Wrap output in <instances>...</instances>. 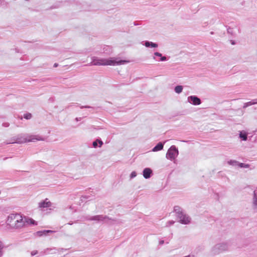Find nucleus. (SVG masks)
I'll return each mask as SVG.
<instances>
[{
	"label": "nucleus",
	"mask_w": 257,
	"mask_h": 257,
	"mask_svg": "<svg viewBox=\"0 0 257 257\" xmlns=\"http://www.w3.org/2000/svg\"><path fill=\"white\" fill-rule=\"evenodd\" d=\"M164 144L161 142L159 143L153 149V152H157L163 150Z\"/></svg>",
	"instance_id": "obj_12"
},
{
	"label": "nucleus",
	"mask_w": 257,
	"mask_h": 257,
	"mask_svg": "<svg viewBox=\"0 0 257 257\" xmlns=\"http://www.w3.org/2000/svg\"><path fill=\"white\" fill-rule=\"evenodd\" d=\"M256 132H257V130H256Z\"/></svg>",
	"instance_id": "obj_41"
},
{
	"label": "nucleus",
	"mask_w": 257,
	"mask_h": 257,
	"mask_svg": "<svg viewBox=\"0 0 257 257\" xmlns=\"http://www.w3.org/2000/svg\"><path fill=\"white\" fill-rule=\"evenodd\" d=\"M167 60V57H165V56H162L160 57V61H166Z\"/></svg>",
	"instance_id": "obj_28"
},
{
	"label": "nucleus",
	"mask_w": 257,
	"mask_h": 257,
	"mask_svg": "<svg viewBox=\"0 0 257 257\" xmlns=\"http://www.w3.org/2000/svg\"><path fill=\"white\" fill-rule=\"evenodd\" d=\"M154 55H155V56H158V57H162V54H161V53H159V52H155V53H154Z\"/></svg>",
	"instance_id": "obj_31"
},
{
	"label": "nucleus",
	"mask_w": 257,
	"mask_h": 257,
	"mask_svg": "<svg viewBox=\"0 0 257 257\" xmlns=\"http://www.w3.org/2000/svg\"><path fill=\"white\" fill-rule=\"evenodd\" d=\"M177 218L179 219V222L184 224H188L191 221L190 217L185 213L179 216Z\"/></svg>",
	"instance_id": "obj_7"
},
{
	"label": "nucleus",
	"mask_w": 257,
	"mask_h": 257,
	"mask_svg": "<svg viewBox=\"0 0 257 257\" xmlns=\"http://www.w3.org/2000/svg\"><path fill=\"white\" fill-rule=\"evenodd\" d=\"M187 101L194 105H198L201 104V99L195 95L189 96L187 98Z\"/></svg>",
	"instance_id": "obj_6"
},
{
	"label": "nucleus",
	"mask_w": 257,
	"mask_h": 257,
	"mask_svg": "<svg viewBox=\"0 0 257 257\" xmlns=\"http://www.w3.org/2000/svg\"><path fill=\"white\" fill-rule=\"evenodd\" d=\"M145 46L146 47H152V48H156L158 47V44L152 42L150 41H146L145 43Z\"/></svg>",
	"instance_id": "obj_15"
},
{
	"label": "nucleus",
	"mask_w": 257,
	"mask_h": 257,
	"mask_svg": "<svg viewBox=\"0 0 257 257\" xmlns=\"http://www.w3.org/2000/svg\"><path fill=\"white\" fill-rule=\"evenodd\" d=\"M238 166L240 168H248L249 167V165L238 162Z\"/></svg>",
	"instance_id": "obj_19"
},
{
	"label": "nucleus",
	"mask_w": 257,
	"mask_h": 257,
	"mask_svg": "<svg viewBox=\"0 0 257 257\" xmlns=\"http://www.w3.org/2000/svg\"><path fill=\"white\" fill-rule=\"evenodd\" d=\"M24 226L27 224L37 225V222L33 219L24 216Z\"/></svg>",
	"instance_id": "obj_9"
},
{
	"label": "nucleus",
	"mask_w": 257,
	"mask_h": 257,
	"mask_svg": "<svg viewBox=\"0 0 257 257\" xmlns=\"http://www.w3.org/2000/svg\"><path fill=\"white\" fill-rule=\"evenodd\" d=\"M137 176V173L135 171H133L131 173L130 177L131 179L135 178Z\"/></svg>",
	"instance_id": "obj_25"
},
{
	"label": "nucleus",
	"mask_w": 257,
	"mask_h": 257,
	"mask_svg": "<svg viewBox=\"0 0 257 257\" xmlns=\"http://www.w3.org/2000/svg\"><path fill=\"white\" fill-rule=\"evenodd\" d=\"M227 31H228V33H231V32H230V31H229V29H228V30H227Z\"/></svg>",
	"instance_id": "obj_38"
},
{
	"label": "nucleus",
	"mask_w": 257,
	"mask_h": 257,
	"mask_svg": "<svg viewBox=\"0 0 257 257\" xmlns=\"http://www.w3.org/2000/svg\"><path fill=\"white\" fill-rule=\"evenodd\" d=\"M231 44H233V45H234L235 43H234V42H233V41H232V42H231Z\"/></svg>",
	"instance_id": "obj_39"
},
{
	"label": "nucleus",
	"mask_w": 257,
	"mask_h": 257,
	"mask_svg": "<svg viewBox=\"0 0 257 257\" xmlns=\"http://www.w3.org/2000/svg\"><path fill=\"white\" fill-rule=\"evenodd\" d=\"M92 62L90 65H120L127 63L125 60H117V59L110 58L109 59H99L96 57L91 58Z\"/></svg>",
	"instance_id": "obj_1"
},
{
	"label": "nucleus",
	"mask_w": 257,
	"mask_h": 257,
	"mask_svg": "<svg viewBox=\"0 0 257 257\" xmlns=\"http://www.w3.org/2000/svg\"><path fill=\"white\" fill-rule=\"evenodd\" d=\"M251 105H252V104H251V101H250L244 103V104H243V108H246L248 106H251Z\"/></svg>",
	"instance_id": "obj_23"
},
{
	"label": "nucleus",
	"mask_w": 257,
	"mask_h": 257,
	"mask_svg": "<svg viewBox=\"0 0 257 257\" xmlns=\"http://www.w3.org/2000/svg\"><path fill=\"white\" fill-rule=\"evenodd\" d=\"M38 253V251L37 250H33L31 252V254L32 256H34L35 255H36V254H37Z\"/></svg>",
	"instance_id": "obj_32"
},
{
	"label": "nucleus",
	"mask_w": 257,
	"mask_h": 257,
	"mask_svg": "<svg viewBox=\"0 0 257 257\" xmlns=\"http://www.w3.org/2000/svg\"><path fill=\"white\" fill-rule=\"evenodd\" d=\"M80 107L81 108H91V107L89 106H80Z\"/></svg>",
	"instance_id": "obj_33"
},
{
	"label": "nucleus",
	"mask_w": 257,
	"mask_h": 257,
	"mask_svg": "<svg viewBox=\"0 0 257 257\" xmlns=\"http://www.w3.org/2000/svg\"><path fill=\"white\" fill-rule=\"evenodd\" d=\"M164 241L163 240H160V241H159V244H160V245H162V244H164Z\"/></svg>",
	"instance_id": "obj_34"
},
{
	"label": "nucleus",
	"mask_w": 257,
	"mask_h": 257,
	"mask_svg": "<svg viewBox=\"0 0 257 257\" xmlns=\"http://www.w3.org/2000/svg\"><path fill=\"white\" fill-rule=\"evenodd\" d=\"M239 138L243 141H246L247 139V134L245 132H240L239 133Z\"/></svg>",
	"instance_id": "obj_16"
},
{
	"label": "nucleus",
	"mask_w": 257,
	"mask_h": 257,
	"mask_svg": "<svg viewBox=\"0 0 257 257\" xmlns=\"http://www.w3.org/2000/svg\"><path fill=\"white\" fill-rule=\"evenodd\" d=\"M4 247V245L3 243L0 241V257L2 256L3 252V249Z\"/></svg>",
	"instance_id": "obj_22"
},
{
	"label": "nucleus",
	"mask_w": 257,
	"mask_h": 257,
	"mask_svg": "<svg viewBox=\"0 0 257 257\" xmlns=\"http://www.w3.org/2000/svg\"><path fill=\"white\" fill-rule=\"evenodd\" d=\"M98 143L99 144L98 147L100 148L102 146V145L103 144V142L101 140H98Z\"/></svg>",
	"instance_id": "obj_29"
},
{
	"label": "nucleus",
	"mask_w": 257,
	"mask_h": 257,
	"mask_svg": "<svg viewBox=\"0 0 257 257\" xmlns=\"http://www.w3.org/2000/svg\"><path fill=\"white\" fill-rule=\"evenodd\" d=\"M229 246V243L228 241H224L217 243L212 247L210 250V253L212 255L218 254L227 250Z\"/></svg>",
	"instance_id": "obj_4"
},
{
	"label": "nucleus",
	"mask_w": 257,
	"mask_h": 257,
	"mask_svg": "<svg viewBox=\"0 0 257 257\" xmlns=\"http://www.w3.org/2000/svg\"><path fill=\"white\" fill-rule=\"evenodd\" d=\"M152 174V171L150 168H149L144 169L143 172V176L145 179L150 178Z\"/></svg>",
	"instance_id": "obj_10"
},
{
	"label": "nucleus",
	"mask_w": 257,
	"mask_h": 257,
	"mask_svg": "<svg viewBox=\"0 0 257 257\" xmlns=\"http://www.w3.org/2000/svg\"><path fill=\"white\" fill-rule=\"evenodd\" d=\"M24 117L26 119H30L32 118V114L30 113H27L24 114Z\"/></svg>",
	"instance_id": "obj_21"
},
{
	"label": "nucleus",
	"mask_w": 257,
	"mask_h": 257,
	"mask_svg": "<svg viewBox=\"0 0 257 257\" xmlns=\"http://www.w3.org/2000/svg\"><path fill=\"white\" fill-rule=\"evenodd\" d=\"M44 138L39 135H30L28 134H21L14 137L12 142L7 144H22L27 142H35L38 141H44Z\"/></svg>",
	"instance_id": "obj_2"
},
{
	"label": "nucleus",
	"mask_w": 257,
	"mask_h": 257,
	"mask_svg": "<svg viewBox=\"0 0 257 257\" xmlns=\"http://www.w3.org/2000/svg\"><path fill=\"white\" fill-rule=\"evenodd\" d=\"M24 217L18 213L10 214L7 220V223L11 227L20 228L24 226Z\"/></svg>",
	"instance_id": "obj_3"
},
{
	"label": "nucleus",
	"mask_w": 257,
	"mask_h": 257,
	"mask_svg": "<svg viewBox=\"0 0 257 257\" xmlns=\"http://www.w3.org/2000/svg\"><path fill=\"white\" fill-rule=\"evenodd\" d=\"M184 257H194V256L193 255H186Z\"/></svg>",
	"instance_id": "obj_37"
},
{
	"label": "nucleus",
	"mask_w": 257,
	"mask_h": 257,
	"mask_svg": "<svg viewBox=\"0 0 257 257\" xmlns=\"http://www.w3.org/2000/svg\"><path fill=\"white\" fill-rule=\"evenodd\" d=\"M105 217L102 215H95L91 217L89 219L93 221H103Z\"/></svg>",
	"instance_id": "obj_13"
},
{
	"label": "nucleus",
	"mask_w": 257,
	"mask_h": 257,
	"mask_svg": "<svg viewBox=\"0 0 257 257\" xmlns=\"http://www.w3.org/2000/svg\"><path fill=\"white\" fill-rule=\"evenodd\" d=\"M51 206V202L48 201V199L39 203L38 207L41 209L48 208Z\"/></svg>",
	"instance_id": "obj_8"
},
{
	"label": "nucleus",
	"mask_w": 257,
	"mask_h": 257,
	"mask_svg": "<svg viewBox=\"0 0 257 257\" xmlns=\"http://www.w3.org/2000/svg\"><path fill=\"white\" fill-rule=\"evenodd\" d=\"M251 102L252 105L257 104V99H252L251 101Z\"/></svg>",
	"instance_id": "obj_30"
},
{
	"label": "nucleus",
	"mask_w": 257,
	"mask_h": 257,
	"mask_svg": "<svg viewBox=\"0 0 257 257\" xmlns=\"http://www.w3.org/2000/svg\"><path fill=\"white\" fill-rule=\"evenodd\" d=\"M228 164L233 166H238V162L235 160H230L228 161Z\"/></svg>",
	"instance_id": "obj_18"
},
{
	"label": "nucleus",
	"mask_w": 257,
	"mask_h": 257,
	"mask_svg": "<svg viewBox=\"0 0 257 257\" xmlns=\"http://www.w3.org/2000/svg\"><path fill=\"white\" fill-rule=\"evenodd\" d=\"M174 211L176 213L177 217L185 213L183 209L179 206H175L174 207Z\"/></svg>",
	"instance_id": "obj_11"
},
{
	"label": "nucleus",
	"mask_w": 257,
	"mask_h": 257,
	"mask_svg": "<svg viewBox=\"0 0 257 257\" xmlns=\"http://www.w3.org/2000/svg\"><path fill=\"white\" fill-rule=\"evenodd\" d=\"M183 88L182 85H177L175 87L174 90L176 93L180 94L182 92Z\"/></svg>",
	"instance_id": "obj_17"
},
{
	"label": "nucleus",
	"mask_w": 257,
	"mask_h": 257,
	"mask_svg": "<svg viewBox=\"0 0 257 257\" xmlns=\"http://www.w3.org/2000/svg\"><path fill=\"white\" fill-rule=\"evenodd\" d=\"M75 119L76 121H79L81 120V118L80 117H79V118L76 117Z\"/></svg>",
	"instance_id": "obj_35"
},
{
	"label": "nucleus",
	"mask_w": 257,
	"mask_h": 257,
	"mask_svg": "<svg viewBox=\"0 0 257 257\" xmlns=\"http://www.w3.org/2000/svg\"><path fill=\"white\" fill-rule=\"evenodd\" d=\"M92 145L95 148L98 147V139L93 142Z\"/></svg>",
	"instance_id": "obj_24"
},
{
	"label": "nucleus",
	"mask_w": 257,
	"mask_h": 257,
	"mask_svg": "<svg viewBox=\"0 0 257 257\" xmlns=\"http://www.w3.org/2000/svg\"><path fill=\"white\" fill-rule=\"evenodd\" d=\"M179 155V151L175 146H172L167 151L166 157L170 161L174 160Z\"/></svg>",
	"instance_id": "obj_5"
},
{
	"label": "nucleus",
	"mask_w": 257,
	"mask_h": 257,
	"mask_svg": "<svg viewBox=\"0 0 257 257\" xmlns=\"http://www.w3.org/2000/svg\"><path fill=\"white\" fill-rule=\"evenodd\" d=\"M53 250V249H49V248H47L46 249H45L44 250V253L45 254H49V253H50V251Z\"/></svg>",
	"instance_id": "obj_26"
},
{
	"label": "nucleus",
	"mask_w": 257,
	"mask_h": 257,
	"mask_svg": "<svg viewBox=\"0 0 257 257\" xmlns=\"http://www.w3.org/2000/svg\"><path fill=\"white\" fill-rule=\"evenodd\" d=\"M213 33H213V32H211L210 33V34H212H212H213Z\"/></svg>",
	"instance_id": "obj_40"
},
{
	"label": "nucleus",
	"mask_w": 257,
	"mask_h": 257,
	"mask_svg": "<svg viewBox=\"0 0 257 257\" xmlns=\"http://www.w3.org/2000/svg\"><path fill=\"white\" fill-rule=\"evenodd\" d=\"M174 223V221H169L168 222H167L166 226H170V225L173 224Z\"/></svg>",
	"instance_id": "obj_27"
},
{
	"label": "nucleus",
	"mask_w": 257,
	"mask_h": 257,
	"mask_svg": "<svg viewBox=\"0 0 257 257\" xmlns=\"http://www.w3.org/2000/svg\"><path fill=\"white\" fill-rule=\"evenodd\" d=\"M253 204L255 206L257 205V195L255 193V191H254L253 193Z\"/></svg>",
	"instance_id": "obj_20"
},
{
	"label": "nucleus",
	"mask_w": 257,
	"mask_h": 257,
	"mask_svg": "<svg viewBox=\"0 0 257 257\" xmlns=\"http://www.w3.org/2000/svg\"><path fill=\"white\" fill-rule=\"evenodd\" d=\"M54 231L51 230H44L43 231H39L37 232L38 235L41 236L43 235H46L47 233L49 232H54Z\"/></svg>",
	"instance_id": "obj_14"
},
{
	"label": "nucleus",
	"mask_w": 257,
	"mask_h": 257,
	"mask_svg": "<svg viewBox=\"0 0 257 257\" xmlns=\"http://www.w3.org/2000/svg\"><path fill=\"white\" fill-rule=\"evenodd\" d=\"M58 66V64L57 63H55L54 64V67H57Z\"/></svg>",
	"instance_id": "obj_36"
}]
</instances>
